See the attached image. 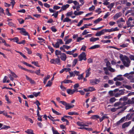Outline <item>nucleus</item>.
Masks as SVG:
<instances>
[{"instance_id":"nucleus-1","label":"nucleus","mask_w":134,"mask_h":134,"mask_svg":"<svg viewBox=\"0 0 134 134\" xmlns=\"http://www.w3.org/2000/svg\"><path fill=\"white\" fill-rule=\"evenodd\" d=\"M120 58L125 66L128 67L130 66V64L131 61L127 56L125 55L124 57H123V55L121 54L120 56Z\"/></svg>"},{"instance_id":"nucleus-2","label":"nucleus","mask_w":134,"mask_h":134,"mask_svg":"<svg viewBox=\"0 0 134 134\" xmlns=\"http://www.w3.org/2000/svg\"><path fill=\"white\" fill-rule=\"evenodd\" d=\"M86 57V55L85 53L84 52H82L78 57L79 61H81L83 60H86L87 59Z\"/></svg>"},{"instance_id":"nucleus-3","label":"nucleus","mask_w":134,"mask_h":134,"mask_svg":"<svg viewBox=\"0 0 134 134\" xmlns=\"http://www.w3.org/2000/svg\"><path fill=\"white\" fill-rule=\"evenodd\" d=\"M17 29L18 30H21L20 31V33L21 34L25 36L28 35L29 36V35L28 33L25 31V29L24 28H18Z\"/></svg>"},{"instance_id":"nucleus-4","label":"nucleus","mask_w":134,"mask_h":134,"mask_svg":"<svg viewBox=\"0 0 134 134\" xmlns=\"http://www.w3.org/2000/svg\"><path fill=\"white\" fill-rule=\"evenodd\" d=\"M134 71H132L130 73H126L124 75V76L127 77V78L129 79H131L134 76Z\"/></svg>"},{"instance_id":"nucleus-5","label":"nucleus","mask_w":134,"mask_h":134,"mask_svg":"<svg viewBox=\"0 0 134 134\" xmlns=\"http://www.w3.org/2000/svg\"><path fill=\"white\" fill-rule=\"evenodd\" d=\"M106 29H104L96 33V35L97 36H99L101 35L104 34L105 32H107Z\"/></svg>"},{"instance_id":"nucleus-6","label":"nucleus","mask_w":134,"mask_h":134,"mask_svg":"<svg viewBox=\"0 0 134 134\" xmlns=\"http://www.w3.org/2000/svg\"><path fill=\"white\" fill-rule=\"evenodd\" d=\"M106 30L107 32H111L118 31L119 30V29L117 27H116L114 28H112L111 29H106Z\"/></svg>"},{"instance_id":"nucleus-7","label":"nucleus","mask_w":134,"mask_h":134,"mask_svg":"<svg viewBox=\"0 0 134 134\" xmlns=\"http://www.w3.org/2000/svg\"><path fill=\"white\" fill-rule=\"evenodd\" d=\"M122 15V13L121 12L116 13L113 16L114 19V20L117 19L118 18L121 16Z\"/></svg>"},{"instance_id":"nucleus-8","label":"nucleus","mask_w":134,"mask_h":134,"mask_svg":"<svg viewBox=\"0 0 134 134\" xmlns=\"http://www.w3.org/2000/svg\"><path fill=\"white\" fill-rule=\"evenodd\" d=\"M76 90H72L71 89H68L66 90V92L68 93L69 94L71 95L74 94L76 91Z\"/></svg>"},{"instance_id":"nucleus-9","label":"nucleus","mask_w":134,"mask_h":134,"mask_svg":"<svg viewBox=\"0 0 134 134\" xmlns=\"http://www.w3.org/2000/svg\"><path fill=\"white\" fill-rule=\"evenodd\" d=\"M60 58L61 60L65 61L66 58V54L64 53H62L60 55Z\"/></svg>"},{"instance_id":"nucleus-10","label":"nucleus","mask_w":134,"mask_h":134,"mask_svg":"<svg viewBox=\"0 0 134 134\" xmlns=\"http://www.w3.org/2000/svg\"><path fill=\"white\" fill-rule=\"evenodd\" d=\"M131 121H130L128 122H126L124 123L122 125V128H125L131 124Z\"/></svg>"},{"instance_id":"nucleus-11","label":"nucleus","mask_w":134,"mask_h":134,"mask_svg":"<svg viewBox=\"0 0 134 134\" xmlns=\"http://www.w3.org/2000/svg\"><path fill=\"white\" fill-rule=\"evenodd\" d=\"M91 70V69L90 68H89L86 71V77H87L89 76L91 73V72H90V71Z\"/></svg>"},{"instance_id":"nucleus-12","label":"nucleus","mask_w":134,"mask_h":134,"mask_svg":"<svg viewBox=\"0 0 134 134\" xmlns=\"http://www.w3.org/2000/svg\"><path fill=\"white\" fill-rule=\"evenodd\" d=\"M25 76L26 79L29 80L30 82L31 83L34 84L35 83V81L34 80H32L31 78H30L26 75Z\"/></svg>"},{"instance_id":"nucleus-13","label":"nucleus","mask_w":134,"mask_h":134,"mask_svg":"<svg viewBox=\"0 0 134 134\" xmlns=\"http://www.w3.org/2000/svg\"><path fill=\"white\" fill-rule=\"evenodd\" d=\"M73 81L71 80L65 79L62 82V83H72Z\"/></svg>"},{"instance_id":"nucleus-14","label":"nucleus","mask_w":134,"mask_h":134,"mask_svg":"<svg viewBox=\"0 0 134 134\" xmlns=\"http://www.w3.org/2000/svg\"><path fill=\"white\" fill-rule=\"evenodd\" d=\"M128 102L130 104H133L134 105V97L131 98V99L128 100Z\"/></svg>"},{"instance_id":"nucleus-15","label":"nucleus","mask_w":134,"mask_h":134,"mask_svg":"<svg viewBox=\"0 0 134 134\" xmlns=\"http://www.w3.org/2000/svg\"><path fill=\"white\" fill-rule=\"evenodd\" d=\"M74 107V105L72 104L70 105L68 103V105L66 106L65 108L66 110H68L73 107Z\"/></svg>"},{"instance_id":"nucleus-16","label":"nucleus","mask_w":134,"mask_h":134,"mask_svg":"<svg viewBox=\"0 0 134 134\" xmlns=\"http://www.w3.org/2000/svg\"><path fill=\"white\" fill-rule=\"evenodd\" d=\"M122 107V106H120L118 107L117 108H115L113 107L111 109V111L113 112H114L116 111L117 110L119 109L120 108H121Z\"/></svg>"},{"instance_id":"nucleus-17","label":"nucleus","mask_w":134,"mask_h":134,"mask_svg":"<svg viewBox=\"0 0 134 134\" xmlns=\"http://www.w3.org/2000/svg\"><path fill=\"white\" fill-rule=\"evenodd\" d=\"M50 77V76L48 75L46 77H45L43 78V82L44 84H45L47 80Z\"/></svg>"},{"instance_id":"nucleus-18","label":"nucleus","mask_w":134,"mask_h":134,"mask_svg":"<svg viewBox=\"0 0 134 134\" xmlns=\"http://www.w3.org/2000/svg\"><path fill=\"white\" fill-rule=\"evenodd\" d=\"M25 132L28 134H35L33 133V130L32 129H28L25 131Z\"/></svg>"},{"instance_id":"nucleus-19","label":"nucleus","mask_w":134,"mask_h":134,"mask_svg":"<svg viewBox=\"0 0 134 134\" xmlns=\"http://www.w3.org/2000/svg\"><path fill=\"white\" fill-rule=\"evenodd\" d=\"M102 20V18H99L94 21L93 22L94 24H95L96 25V24L98 23L99 22Z\"/></svg>"},{"instance_id":"nucleus-20","label":"nucleus","mask_w":134,"mask_h":134,"mask_svg":"<svg viewBox=\"0 0 134 134\" xmlns=\"http://www.w3.org/2000/svg\"><path fill=\"white\" fill-rule=\"evenodd\" d=\"M83 90L86 92L92 91V87H88V88H84Z\"/></svg>"},{"instance_id":"nucleus-21","label":"nucleus","mask_w":134,"mask_h":134,"mask_svg":"<svg viewBox=\"0 0 134 134\" xmlns=\"http://www.w3.org/2000/svg\"><path fill=\"white\" fill-rule=\"evenodd\" d=\"M83 13V12L80 11L79 12H77L76 11H75L74 12V14L76 15H80Z\"/></svg>"},{"instance_id":"nucleus-22","label":"nucleus","mask_w":134,"mask_h":134,"mask_svg":"<svg viewBox=\"0 0 134 134\" xmlns=\"http://www.w3.org/2000/svg\"><path fill=\"white\" fill-rule=\"evenodd\" d=\"M69 6V5L68 4H67L65 5H63L61 8L63 10H65L67 8H68Z\"/></svg>"},{"instance_id":"nucleus-23","label":"nucleus","mask_w":134,"mask_h":134,"mask_svg":"<svg viewBox=\"0 0 134 134\" xmlns=\"http://www.w3.org/2000/svg\"><path fill=\"white\" fill-rule=\"evenodd\" d=\"M108 117L105 115H103L102 117L100 118L99 120L100 122H101L105 119H108Z\"/></svg>"},{"instance_id":"nucleus-24","label":"nucleus","mask_w":134,"mask_h":134,"mask_svg":"<svg viewBox=\"0 0 134 134\" xmlns=\"http://www.w3.org/2000/svg\"><path fill=\"white\" fill-rule=\"evenodd\" d=\"M82 123L80 121H78L77 122V124L79 126H87V125H85L84 124H82Z\"/></svg>"},{"instance_id":"nucleus-25","label":"nucleus","mask_w":134,"mask_h":134,"mask_svg":"<svg viewBox=\"0 0 134 134\" xmlns=\"http://www.w3.org/2000/svg\"><path fill=\"white\" fill-rule=\"evenodd\" d=\"M15 51L18 53L20 54V55H21L24 58L26 59H27V58L25 56L24 54H23L22 52H20L19 51H17L16 50H15Z\"/></svg>"},{"instance_id":"nucleus-26","label":"nucleus","mask_w":134,"mask_h":134,"mask_svg":"<svg viewBox=\"0 0 134 134\" xmlns=\"http://www.w3.org/2000/svg\"><path fill=\"white\" fill-rule=\"evenodd\" d=\"M15 51L18 53L20 54V55H21L24 58L26 59H27V58L25 56L24 54H23L22 52H20L19 51H17L16 50H15Z\"/></svg>"},{"instance_id":"nucleus-27","label":"nucleus","mask_w":134,"mask_h":134,"mask_svg":"<svg viewBox=\"0 0 134 134\" xmlns=\"http://www.w3.org/2000/svg\"><path fill=\"white\" fill-rule=\"evenodd\" d=\"M128 99L127 97L125 96L123 97L122 98H121L119 100L120 101H126Z\"/></svg>"},{"instance_id":"nucleus-28","label":"nucleus","mask_w":134,"mask_h":134,"mask_svg":"<svg viewBox=\"0 0 134 134\" xmlns=\"http://www.w3.org/2000/svg\"><path fill=\"white\" fill-rule=\"evenodd\" d=\"M68 114L70 115H78V113L75 112H70L68 113Z\"/></svg>"},{"instance_id":"nucleus-29","label":"nucleus","mask_w":134,"mask_h":134,"mask_svg":"<svg viewBox=\"0 0 134 134\" xmlns=\"http://www.w3.org/2000/svg\"><path fill=\"white\" fill-rule=\"evenodd\" d=\"M133 115V114H132L130 117V114H127L126 116V119L128 120H130V118L132 117Z\"/></svg>"},{"instance_id":"nucleus-30","label":"nucleus","mask_w":134,"mask_h":134,"mask_svg":"<svg viewBox=\"0 0 134 134\" xmlns=\"http://www.w3.org/2000/svg\"><path fill=\"white\" fill-rule=\"evenodd\" d=\"M52 110L53 112L55 114H56L57 115H61V114L59 113L57 111L55 110L53 108H52Z\"/></svg>"},{"instance_id":"nucleus-31","label":"nucleus","mask_w":134,"mask_h":134,"mask_svg":"<svg viewBox=\"0 0 134 134\" xmlns=\"http://www.w3.org/2000/svg\"><path fill=\"white\" fill-rule=\"evenodd\" d=\"M11 40H13L14 42H15L17 43L18 44L19 43V39L18 37H15L11 39Z\"/></svg>"},{"instance_id":"nucleus-32","label":"nucleus","mask_w":134,"mask_h":134,"mask_svg":"<svg viewBox=\"0 0 134 134\" xmlns=\"http://www.w3.org/2000/svg\"><path fill=\"white\" fill-rule=\"evenodd\" d=\"M77 62V59H74L72 62V66L73 67L74 66Z\"/></svg>"},{"instance_id":"nucleus-33","label":"nucleus","mask_w":134,"mask_h":134,"mask_svg":"<svg viewBox=\"0 0 134 134\" xmlns=\"http://www.w3.org/2000/svg\"><path fill=\"white\" fill-rule=\"evenodd\" d=\"M61 52L60 51H59L58 50H56L55 51V54L56 55L58 56L59 55H61L62 54Z\"/></svg>"},{"instance_id":"nucleus-34","label":"nucleus","mask_w":134,"mask_h":134,"mask_svg":"<svg viewBox=\"0 0 134 134\" xmlns=\"http://www.w3.org/2000/svg\"><path fill=\"white\" fill-rule=\"evenodd\" d=\"M104 70L105 71V74L109 75V74L108 72V68H103Z\"/></svg>"},{"instance_id":"nucleus-35","label":"nucleus","mask_w":134,"mask_h":134,"mask_svg":"<svg viewBox=\"0 0 134 134\" xmlns=\"http://www.w3.org/2000/svg\"><path fill=\"white\" fill-rule=\"evenodd\" d=\"M58 58H56V59H54L55 60V64H58L60 62V59L59 58V57L58 56H57Z\"/></svg>"},{"instance_id":"nucleus-36","label":"nucleus","mask_w":134,"mask_h":134,"mask_svg":"<svg viewBox=\"0 0 134 134\" xmlns=\"http://www.w3.org/2000/svg\"><path fill=\"white\" fill-rule=\"evenodd\" d=\"M48 47L49 50L51 52V53H53L54 51L53 48L49 45L48 46Z\"/></svg>"},{"instance_id":"nucleus-37","label":"nucleus","mask_w":134,"mask_h":134,"mask_svg":"<svg viewBox=\"0 0 134 134\" xmlns=\"http://www.w3.org/2000/svg\"><path fill=\"white\" fill-rule=\"evenodd\" d=\"M123 86L125 88L129 90H131L132 88L129 85H124Z\"/></svg>"},{"instance_id":"nucleus-38","label":"nucleus","mask_w":134,"mask_h":134,"mask_svg":"<svg viewBox=\"0 0 134 134\" xmlns=\"http://www.w3.org/2000/svg\"><path fill=\"white\" fill-rule=\"evenodd\" d=\"M125 90L124 89H122L120 90H119V93L120 94V95H123L125 93Z\"/></svg>"},{"instance_id":"nucleus-39","label":"nucleus","mask_w":134,"mask_h":134,"mask_svg":"<svg viewBox=\"0 0 134 134\" xmlns=\"http://www.w3.org/2000/svg\"><path fill=\"white\" fill-rule=\"evenodd\" d=\"M71 20V19H70L67 17H66L65 18V19H63V22H68L69 21H70Z\"/></svg>"},{"instance_id":"nucleus-40","label":"nucleus","mask_w":134,"mask_h":134,"mask_svg":"<svg viewBox=\"0 0 134 134\" xmlns=\"http://www.w3.org/2000/svg\"><path fill=\"white\" fill-rule=\"evenodd\" d=\"M122 75H119L117 76L118 77V79L119 81H122L124 80V78L121 77Z\"/></svg>"},{"instance_id":"nucleus-41","label":"nucleus","mask_w":134,"mask_h":134,"mask_svg":"<svg viewBox=\"0 0 134 134\" xmlns=\"http://www.w3.org/2000/svg\"><path fill=\"white\" fill-rule=\"evenodd\" d=\"M23 64H24V65H26L28 66L29 67H32V66L31 64H30L28 63H27L26 62H25L24 61H23L21 62Z\"/></svg>"},{"instance_id":"nucleus-42","label":"nucleus","mask_w":134,"mask_h":134,"mask_svg":"<svg viewBox=\"0 0 134 134\" xmlns=\"http://www.w3.org/2000/svg\"><path fill=\"white\" fill-rule=\"evenodd\" d=\"M52 83V82L50 81H49L47 82V84L45 86L46 87H50Z\"/></svg>"},{"instance_id":"nucleus-43","label":"nucleus","mask_w":134,"mask_h":134,"mask_svg":"<svg viewBox=\"0 0 134 134\" xmlns=\"http://www.w3.org/2000/svg\"><path fill=\"white\" fill-rule=\"evenodd\" d=\"M114 4L115 3H111L109 4V5L107 6V7L108 8H112L114 6Z\"/></svg>"},{"instance_id":"nucleus-44","label":"nucleus","mask_w":134,"mask_h":134,"mask_svg":"<svg viewBox=\"0 0 134 134\" xmlns=\"http://www.w3.org/2000/svg\"><path fill=\"white\" fill-rule=\"evenodd\" d=\"M72 41V39L71 38H69V39L66 40V41H65V44H68L69 43Z\"/></svg>"},{"instance_id":"nucleus-45","label":"nucleus","mask_w":134,"mask_h":134,"mask_svg":"<svg viewBox=\"0 0 134 134\" xmlns=\"http://www.w3.org/2000/svg\"><path fill=\"white\" fill-rule=\"evenodd\" d=\"M128 43H124L120 45V47L124 48L125 47H127L128 45Z\"/></svg>"},{"instance_id":"nucleus-46","label":"nucleus","mask_w":134,"mask_h":134,"mask_svg":"<svg viewBox=\"0 0 134 134\" xmlns=\"http://www.w3.org/2000/svg\"><path fill=\"white\" fill-rule=\"evenodd\" d=\"M47 117L51 121H55V120H54V118L53 117H52L50 114V115L49 116H47Z\"/></svg>"},{"instance_id":"nucleus-47","label":"nucleus","mask_w":134,"mask_h":134,"mask_svg":"<svg viewBox=\"0 0 134 134\" xmlns=\"http://www.w3.org/2000/svg\"><path fill=\"white\" fill-rule=\"evenodd\" d=\"M108 69L111 72H114L115 71L114 69H113L110 66L108 67Z\"/></svg>"},{"instance_id":"nucleus-48","label":"nucleus","mask_w":134,"mask_h":134,"mask_svg":"<svg viewBox=\"0 0 134 134\" xmlns=\"http://www.w3.org/2000/svg\"><path fill=\"white\" fill-rule=\"evenodd\" d=\"M100 117L99 115H93V119H99Z\"/></svg>"},{"instance_id":"nucleus-49","label":"nucleus","mask_w":134,"mask_h":134,"mask_svg":"<svg viewBox=\"0 0 134 134\" xmlns=\"http://www.w3.org/2000/svg\"><path fill=\"white\" fill-rule=\"evenodd\" d=\"M40 92H38L37 93L34 92L33 93V94L35 97H37L39 95V94H40Z\"/></svg>"},{"instance_id":"nucleus-50","label":"nucleus","mask_w":134,"mask_h":134,"mask_svg":"<svg viewBox=\"0 0 134 134\" xmlns=\"http://www.w3.org/2000/svg\"><path fill=\"white\" fill-rule=\"evenodd\" d=\"M53 128V127H52V131L53 134H59V133L58 132L57 130H54Z\"/></svg>"},{"instance_id":"nucleus-51","label":"nucleus","mask_w":134,"mask_h":134,"mask_svg":"<svg viewBox=\"0 0 134 134\" xmlns=\"http://www.w3.org/2000/svg\"><path fill=\"white\" fill-rule=\"evenodd\" d=\"M31 63L32 64H34V65L38 67H40V66L38 65V62H35V61H33Z\"/></svg>"},{"instance_id":"nucleus-52","label":"nucleus","mask_w":134,"mask_h":134,"mask_svg":"<svg viewBox=\"0 0 134 134\" xmlns=\"http://www.w3.org/2000/svg\"><path fill=\"white\" fill-rule=\"evenodd\" d=\"M19 22L20 24H23L24 22V20L22 18L20 19H18Z\"/></svg>"},{"instance_id":"nucleus-53","label":"nucleus","mask_w":134,"mask_h":134,"mask_svg":"<svg viewBox=\"0 0 134 134\" xmlns=\"http://www.w3.org/2000/svg\"><path fill=\"white\" fill-rule=\"evenodd\" d=\"M116 101V99L114 97L111 98L110 99V103H113Z\"/></svg>"},{"instance_id":"nucleus-54","label":"nucleus","mask_w":134,"mask_h":134,"mask_svg":"<svg viewBox=\"0 0 134 134\" xmlns=\"http://www.w3.org/2000/svg\"><path fill=\"white\" fill-rule=\"evenodd\" d=\"M129 132L130 134H134V125L132 129L129 131Z\"/></svg>"},{"instance_id":"nucleus-55","label":"nucleus","mask_w":134,"mask_h":134,"mask_svg":"<svg viewBox=\"0 0 134 134\" xmlns=\"http://www.w3.org/2000/svg\"><path fill=\"white\" fill-rule=\"evenodd\" d=\"M121 103L120 102H116L114 103V106L115 107H118L121 104Z\"/></svg>"},{"instance_id":"nucleus-56","label":"nucleus","mask_w":134,"mask_h":134,"mask_svg":"<svg viewBox=\"0 0 134 134\" xmlns=\"http://www.w3.org/2000/svg\"><path fill=\"white\" fill-rule=\"evenodd\" d=\"M99 82V80L98 79H95L93 81V85L96 84L98 83Z\"/></svg>"},{"instance_id":"nucleus-57","label":"nucleus","mask_w":134,"mask_h":134,"mask_svg":"<svg viewBox=\"0 0 134 134\" xmlns=\"http://www.w3.org/2000/svg\"><path fill=\"white\" fill-rule=\"evenodd\" d=\"M60 102L63 105H65V107H66V106L67 105H68V103L64 101H60Z\"/></svg>"},{"instance_id":"nucleus-58","label":"nucleus","mask_w":134,"mask_h":134,"mask_svg":"<svg viewBox=\"0 0 134 134\" xmlns=\"http://www.w3.org/2000/svg\"><path fill=\"white\" fill-rule=\"evenodd\" d=\"M129 57L131 60L134 61V55L130 54Z\"/></svg>"},{"instance_id":"nucleus-59","label":"nucleus","mask_w":134,"mask_h":134,"mask_svg":"<svg viewBox=\"0 0 134 134\" xmlns=\"http://www.w3.org/2000/svg\"><path fill=\"white\" fill-rule=\"evenodd\" d=\"M25 49L27 51L28 53V54H31L32 53V51L31 50H30L29 48L26 47L25 48Z\"/></svg>"},{"instance_id":"nucleus-60","label":"nucleus","mask_w":134,"mask_h":134,"mask_svg":"<svg viewBox=\"0 0 134 134\" xmlns=\"http://www.w3.org/2000/svg\"><path fill=\"white\" fill-rule=\"evenodd\" d=\"M58 12H57L53 14L52 15V16H53L55 18H57L58 15Z\"/></svg>"},{"instance_id":"nucleus-61","label":"nucleus","mask_w":134,"mask_h":134,"mask_svg":"<svg viewBox=\"0 0 134 134\" xmlns=\"http://www.w3.org/2000/svg\"><path fill=\"white\" fill-rule=\"evenodd\" d=\"M108 1H103V4L105 5H109L110 4V3L108 2Z\"/></svg>"},{"instance_id":"nucleus-62","label":"nucleus","mask_w":134,"mask_h":134,"mask_svg":"<svg viewBox=\"0 0 134 134\" xmlns=\"http://www.w3.org/2000/svg\"><path fill=\"white\" fill-rule=\"evenodd\" d=\"M110 15V14L109 12H107L105 15L103 17L104 18L106 19L108 16Z\"/></svg>"},{"instance_id":"nucleus-63","label":"nucleus","mask_w":134,"mask_h":134,"mask_svg":"<svg viewBox=\"0 0 134 134\" xmlns=\"http://www.w3.org/2000/svg\"><path fill=\"white\" fill-rule=\"evenodd\" d=\"M73 14V12L72 11L68 12L66 14L67 16H70Z\"/></svg>"},{"instance_id":"nucleus-64","label":"nucleus","mask_w":134,"mask_h":134,"mask_svg":"<svg viewBox=\"0 0 134 134\" xmlns=\"http://www.w3.org/2000/svg\"><path fill=\"white\" fill-rule=\"evenodd\" d=\"M95 11L96 12L98 13L99 14L101 13L102 11L100 8H98Z\"/></svg>"}]
</instances>
